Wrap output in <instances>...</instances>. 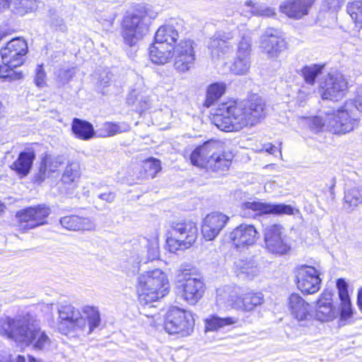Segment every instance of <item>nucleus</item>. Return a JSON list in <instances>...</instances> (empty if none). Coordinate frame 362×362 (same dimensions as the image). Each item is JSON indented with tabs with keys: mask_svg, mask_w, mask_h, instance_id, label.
<instances>
[{
	"mask_svg": "<svg viewBox=\"0 0 362 362\" xmlns=\"http://www.w3.org/2000/svg\"><path fill=\"white\" fill-rule=\"evenodd\" d=\"M0 335L20 346H32L35 350H43L50 344V339L41 329L40 321L30 313H23L14 317H1Z\"/></svg>",
	"mask_w": 362,
	"mask_h": 362,
	"instance_id": "obj_1",
	"label": "nucleus"
},
{
	"mask_svg": "<svg viewBox=\"0 0 362 362\" xmlns=\"http://www.w3.org/2000/svg\"><path fill=\"white\" fill-rule=\"evenodd\" d=\"M265 103L259 97L234 103L214 117L215 125L221 131L238 132L259 123L265 117Z\"/></svg>",
	"mask_w": 362,
	"mask_h": 362,
	"instance_id": "obj_2",
	"label": "nucleus"
},
{
	"mask_svg": "<svg viewBox=\"0 0 362 362\" xmlns=\"http://www.w3.org/2000/svg\"><path fill=\"white\" fill-rule=\"evenodd\" d=\"M353 111V102L347 100L337 110H329L320 115L305 117L304 120L315 132L327 130L334 134L344 135L359 126L360 119L354 115Z\"/></svg>",
	"mask_w": 362,
	"mask_h": 362,
	"instance_id": "obj_3",
	"label": "nucleus"
},
{
	"mask_svg": "<svg viewBox=\"0 0 362 362\" xmlns=\"http://www.w3.org/2000/svg\"><path fill=\"white\" fill-rule=\"evenodd\" d=\"M233 155L222 151L219 141L210 140L197 147L191 153L193 165L211 172H223L229 168Z\"/></svg>",
	"mask_w": 362,
	"mask_h": 362,
	"instance_id": "obj_4",
	"label": "nucleus"
},
{
	"mask_svg": "<svg viewBox=\"0 0 362 362\" xmlns=\"http://www.w3.org/2000/svg\"><path fill=\"white\" fill-rule=\"evenodd\" d=\"M169 288L167 275L160 269L140 274L137 278L136 291L139 300L147 305L165 296Z\"/></svg>",
	"mask_w": 362,
	"mask_h": 362,
	"instance_id": "obj_5",
	"label": "nucleus"
},
{
	"mask_svg": "<svg viewBox=\"0 0 362 362\" xmlns=\"http://www.w3.org/2000/svg\"><path fill=\"white\" fill-rule=\"evenodd\" d=\"M264 295L261 292L250 291L239 295L236 288L224 286L217 290L216 301L225 303L232 308L242 312H251L264 303Z\"/></svg>",
	"mask_w": 362,
	"mask_h": 362,
	"instance_id": "obj_6",
	"label": "nucleus"
},
{
	"mask_svg": "<svg viewBox=\"0 0 362 362\" xmlns=\"http://www.w3.org/2000/svg\"><path fill=\"white\" fill-rule=\"evenodd\" d=\"M155 14L146 9L137 10L123 21L122 37L124 42L129 46L134 45L147 33L151 20Z\"/></svg>",
	"mask_w": 362,
	"mask_h": 362,
	"instance_id": "obj_7",
	"label": "nucleus"
},
{
	"mask_svg": "<svg viewBox=\"0 0 362 362\" xmlns=\"http://www.w3.org/2000/svg\"><path fill=\"white\" fill-rule=\"evenodd\" d=\"M198 230L192 222L175 223L169 230L166 240L167 246L171 252L189 248L195 242Z\"/></svg>",
	"mask_w": 362,
	"mask_h": 362,
	"instance_id": "obj_8",
	"label": "nucleus"
},
{
	"mask_svg": "<svg viewBox=\"0 0 362 362\" xmlns=\"http://www.w3.org/2000/svg\"><path fill=\"white\" fill-rule=\"evenodd\" d=\"M263 236L264 247L268 252L284 255L290 252L291 245L282 225L274 223L266 226L263 231Z\"/></svg>",
	"mask_w": 362,
	"mask_h": 362,
	"instance_id": "obj_9",
	"label": "nucleus"
},
{
	"mask_svg": "<svg viewBox=\"0 0 362 362\" xmlns=\"http://www.w3.org/2000/svg\"><path fill=\"white\" fill-rule=\"evenodd\" d=\"M57 327L62 334L83 331L87 327L86 318L83 317L81 311L71 304L59 305L57 307Z\"/></svg>",
	"mask_w": 362,
	"mask_h": 362,
	"instance_id": "obj_10",
	"label": "nucleus"
},
{
	"mask_svg": "<svg viewBox=\"0 0 362 362\" xmlns=\"http://www.w3.org/2000/svg\"><path fill=\"white\" fill-rule=\"evenodd\" d=\"M194 324L191 313L175 307L167 313L164 328L170 334H180L182 337H186L193 332Z\"/></svg>",
	"mask_w": 362,
	"mask_h": 362,
	"instance_id": "obj_11",
	"label": "nucleus"
},
{
	"mask_svg": "<svg viewBox=\"0 0 362 362\" xmlns=\"http://www.w3.org/2000/svg\"><path fill=\"white\" fill-rule=\"evenodd\" d=\"M177 278V292L182 298L191 305L196 304L203 296L205 287L199 278L192 276L187 272H181Z\"/></svg>",
	"mask_w": 362,
	"mask_h": 362,
	"instance_id": "obj_12",
	"label": "nucleus"
},
{
	"mask_svg": "<svg viewBox=\"0 0 362 362\" xmlns=\"http://www.w3.org/2000/svg\"><path fill=\"white\" fill-rule=\"evenodd\" d=\"M294 209L291 205L284 204H269L262 202H247L241 206L240 214L245 218H254L257 215L275 214L291 215Z\"/></svg>",
	"mask_w": 362,
	"mask_h": 362,
	"instance_id": "obj_13",
	"label": "nucleus"
},
{
	"mask_svg": "<svg viewBox=\"0 0 362 362\" xmlns=\"http://www.w3.org/2000/svg\"><path fill=\"white\" fill-rule=\"evenodd\" d=\"M320 88L322 99L337 101L344 95L347 82L341 73H330L320 82Z\"/></svg>",
	"mask_w": 362,
	"mask_h": 362,
	"instance_id": "obj_14",
	"label": "nucleus"
},
{
	"mask_svg": "<svg viewBox=\"0 0 362 362\" xmlns=\"http://www.w3.org/2000/svg\"><path fill=\"white\" fill-rule=\"evenodd\" d=\"M50 214V209L45 205L29 207L17 213L19 228L26 230L46 223V218Z\"/></svg>",
	"mask_w": 362,
	"mask_h": 362,
	"instance_id": "obj_15",
	"label": "nucleus"
},
{
	"mask_svg": "<svg viewBox=\"0 0 362 362\" xmlns=\"http://www.w3.org/2000/svg\"><path fill=\"white\" fill-rule=\"evenodd\" d=\"M27 51L26 42L20 37L14 38L1 49L2 63H6L11 69L18 67L23 64Z\"/></svg>",
	"mask_w": 362,
	"mask_h": 362,
	"instance_id": "obj_16",
	"label": "nucleus"
},
{
	"mask_svg": "<svg viewBox=\"0 0 362 362\" xmlns=\"http://www.w3.org/2000/svg\"><path fill=\"white\" fill-rule=\"evenodd\" d=\"M296 277L298 288L304 293L313 294L320 288V273L313 267L301 265L296 269Z\"/></svg>",
	"mask_w": 362,
	"mask_h": 362,
	"instance_id": "obj_17",
	"label": "nucleus"
},
{
	"mask_svg": "<svg viewBox=\"0 0 362 362\" xmlns=\"http://www.w3.org/2000/svg\"><path fill=\"white\" fill-rule=\"evenodd\" d=\"M175 69L180 72H186L194 64L195 54L192 40H181L173 47Z\"/></svg>",
	"mask_w": 362,
	"mask_h": 362,
	"instance_id": "obj_18",
	"label": "nucleus"
},
{
	"mask_svg": "<svg viewBox=\"0 0 362 362\" xmlns=\"http://www.w3.org/2000/svg\"><path fill=\"white\" fill-rule=\"evenodd\" d=\"M251 37L250 32L246 30L242 34L238 42L235 59L231 66V71L238 75L246 74L250 67Z\"/></svg>",
	"mask_w": 362,
	"mask_h": 362,
	"instance_id": "obj_19",
	"label": "nucleus"
},
{
	"mask_svg": "<svg viewBox=\"0 0 362 362\" xmlns=\"http://www.w3.org/2000/svg\"><path fill=\"white\" fill-rule=\"evenodd\" d=\"M260 47L268 58L275 59L286 49V42L277 30L269 28L262 36Z\"/></svg>",
	"mask_w": 362,
	"mask_h": 362,
	"instance_id": "obj_20",
	"label": "nucleus"
},
{
	"mask_svg": "<svg viewBox=\"0 0 362 362\" xmlns=\"http://www.w3.org/2000/svg\"><path fill=\"white\" fill-rule=\"evenodd\" d=\"M234 37V31H219L209 40L208 48L213 59H219L232 50L228 41Z\"/></svg>",
	"mask_w": 362,
	"mask_h": 362,
	"instance_id": "obj_21",
	"label": "nucleus"
},
{
	"mask_svg": "<svg viewBox=\"0 0 362 362\" xmlns=\"http://www.w3.org/2000/svg\"><path fill=\"white\" fill-rule=\"evenodd\" d=\"M229 218L221 213L213 212L203 221L202 233L206 240H214L224 228Z\"/></svg>",
	"mask_w": 362,
	"mask_h": 362,
	"instance_id": "obj_22",
	"label": "nucleus"
},
{
	"mask_svg": "<svg viewBox=\"0 0 362 362\" xmlns=\"http://www.w3.org/2000/svg\"><path fill=\"white\" fill-rule=\"evenodd\" d=\"M257 231L252 225L241 224L230 234V238L237 248L254 245L257 239Z\"/></svg>",
	"mask_w": 362,
	"mask_h": 362,
	"instance_id": "obj_23",
	"label": "nucleus"
},
{
	"mask_svg": "<svg viewBox=\"0 0 362 362\" xmlns=\"http://www.w3.org/2000/svg\"><path fill=\"white\" fill-rule=\"evenodd\" d=\"M339 316L338 310L332 304V298L330 293H322L315 307V317L320 322H329Z\"/></svg>",
	"mask_w": 362,
	"mask_h": 362,
	"instance_id": "obj_24",
	"label": "nucleus"
},
{
	"mask_svg": "<svg viewBox=\"0 0 362 362\" xmlns=\"http://www.w3.org/2000/svg\"><path fill=\"white\" fill-rule=\"evenodd\" d=\"M287 305L291 315L298 322L307 321L311 318L310 305L299 294H291Z\"/></svg>",
	"mask_w": 362,
	"mask_h": 362,
	"instance_id": "obj_25",
	"label": "nucleus"
},
{
	"mask_svg": "<svg viewBox=\"0 0 362 362\" xmlns=\"http://www.w3.org/2000/svg\"><path fill=\"white\" fill-rule=\"evenodd\" d=\"M81 175V171L78 163L72 161L67 163L61 177V182L67 194H74V190L78 187Z\"/></svg>",
	"mask_w": 362,
	"mask_h": 362,
	"instance_id": "obj_26",
	"label": "nucleus"
},
{
	"mask_svg": "<svg viewBox=\"0 0 362 362\" xmlns=\"http://www.w3.org/2000/svg\"><path fill=\"white\" fill-rule=\"evenodd\" d=\"M315 0H293L281 5L280 9L289 18H300L308 13Z\"/></svg>",
	"mask_w": 362,
	"mask_h": 362,
	"instance_id": "obj_27",
	"label": "nucleus"
},
{
	"mask_svg": "<svg viewBox=\"0 0 362 362\" xmlns=\"http://www.w3.org/2000/svg\"><path fill=\"white\" fill-rule=\"evenodd\" d=\"M64 159L62 156H52L46 155L40 163L39 173L35 177L36 182L40 183L52 173H54L64 163Z\"/></svg>",
	"mask_w": 362,
	"mask_h": 362,
	"instance_id": "obj_28",
	"label": "nucleus"
},
{
	"mask_svg": "<svg viewBox=\"0 0 362 362\" xmlns=\"http://www.w3.org/2000/svg\"><path fill=\"white\" fill-rule=\"evenodd\" d=\"M149 57L153 64L163 65L168 63L173 57V47L155 41L149 48Z\"/></svg>",
	"mask_w": 362,
	"mask_h": 362,
	"instance_id": "obj_29",
	"label": "nucleus"
},
{
	"mask_svg": "<svg viewBox=\"0 0 362 362\" xmlns=\"http://www.w3.org/2000/svg\"><path fill=\"white\" fill-rule=\"evenodd\" d=\"M337 287L341 300L340 320H346L351 317L353 315L352 306L348 293V284L344 279H339L337 281Z\"/></svg>",
	"mask_w": 362,
	"mask_h": 362,
	"instance_id": "obj_30",
	"label": "nucleus"
},
{
	"mask_svg": "<svg viewBox=\"0 0 362 362\" xmlns=\"http://www.w3.org/2000/svg\"><path fill=\"white\" fill-rule=\"evenodd\" d=\"M35 153L33 150L21 152L18 158L11 164V168L21 177L26 176L30 171Z\"/></svg>",
	"mask_w": 362,
	"mask_h": 362,
	"instance_id": "obj_31",
	"label": "nucleus"
},
{
	"mask_svg": "<svg viewBox=\"0 0 362 362\" xmlns=\"http://www.w3.org/2000/svg\"><path fill=\"white\" fill-rule=\"evenodd\" d=\"M362 206V187H353L344 192L343 207L348 213Z\"/></svg>",
	"mask_w": 362,
	"mask_h": 362,
	"instance_id": "obj_32",
	"label": "nucleus"
},
{
	"mask_svg": "<svg viewBox=\"0 0 362 362\" xmlns=\"http://www.w3.org/2000/svg\"><path fill=\"white\" fill-rule=\"evenodd\" d=\"M71 129L74 134L78 139L88 140L95 135L93 125L84 120L75 118L72 122Z\"/></svg>",
	"mask_w": 362,
	"mask_h": 362,
	"instance_id": "obj_33",
	"label": "nucleus"
},
{
	"mask_svg": "<svg viewBox=\"0 0 362 362\" xmlns=\"http://www.w3.org/2000/svg\"><path fill=\"white\" fill-rule=\"evenodd\" d=\"M238 322L239 318L237 317H219L217 315H211L205 320V328L206 331H217Z\"/></svg>",
	"mask_w": 362,
	"mask_h": 362,
	"instance_id": "obj_34",
	"label": "nucleus"
},
{
	"mask_svg": "<svg viewBox=\"0 0 362 362\" xmlns=\"http://www.w3.org/2000/svg\"><path fill=\"white\" fill-rule=\"evenodd\" d=\"M178 37V32L173 26L165 25L158 29L155 35V41L173 47Z\"/></svg>",
	"mask_w": 362,
	"mask_h": 362,
	"instance_id": "obj_35",
	"label": "nucleus"
},
{
	"mask_svg": "<svg viewBox=\"0 0 362 362\" xmlns=\"http://www.w3.org/2000/svg\"><path fill=\"white\" fill-rule=\"evenodd\" d=\"M226 86L224 83L216 82L208 86L205 105L207 107L213 105L226 92Z\"/></svg>",
	"mask_w": 362,
	"mask_h": 362,
	"instance_id": "obj_36",
	"label": "nucleus"
},
{
	"mask_svg": "<svg viewBox=\"0 0 362 362\" xmlns=\"http://www.w3.org/2000/svg\"><path fill=\"white\" fill-rule=\"evenodd\" d=\"M82 313L87 319L89 333L98 327L101 323L100 311L98 307L85 305L82 308Z\"/></svg>",
	"mask_w": 362,
	"mask_h": 362,
	"instance_id": "obj_37",
	"label": "nucleus"
},
{
	"mask_svg": "<svg viewBox=\"0 0 362 362\" xmlns=\"http://www.w3.org/2000/svg\"><path fill=\"white\" fill-rule=\"evenodd\" d=\"M129 129V126L126 123L117 124L107 122L98 130V136L100 137L112 136L117 134L127 132Z\"/></svg>",
	"mask_w": 362,
	"mask_h": 362,
	"instance_id": "obj_38",
	"label": "nucleus"
},
{
	"mask_svg": "<svg viewBox=\"0 0 362 362\" xmlns=\"http://www.w3.org/2000/svg\"><path fill=\"white\" fill-rule=\"evenodd\" d=\"M324 64H310L304 66L302 70V75L305 82L309 86H314L316 78L322 74Z\"/></svg>",
	"mask_w": 362,
	"mask_h": 362,
	"instance_id": "obj_39",
	"label": "nucleus"
},
{
	"mask_svg": "<svg viewBox=\"0 0 362 362\" xmlns=\"http://www.w3.org/2000/svg\"><path fill=\"white\" fill-rule=\"evenodd\" d=\"M346 10L355 23H362V0H355L349 3Z\"/></svg>",
	"mask_w": 362,
	"mask_h": 362,
	"instance_id": "obj_40",
	"label": "nucleus"
},
{
	"mask_svg": "<svg viewBox=\"0 0 362 362\" xmlns=\"http://www.w3.org/2000/svg\"><path fill=\"white\" fill-rule=\"evenodd\" d=\"M143 168L147 178H153L161 170L160 162L153 158H148L144 162Z\"/></svg>",
	"mask_w": 362,
	"mask_h": 362,
	"instance_id": "obj_41",
	"label": "nucleus"
},
{
	"mask_svg": "<svg viewBox=\"0 0 362 362\" xmlns=\"http://www.w3.org/2000/svg\"><path fill=\"white\" fill-rule=\"evenodd\" d=\"M245 5L251 6V12L255 15L269 17L275 14L274 11L272 8L256 5L252 1H247Z\"/></svg>",
	"mask_w": 362,
	"mask_h": 362,
	"instance_id": "obj_42",
	"label": "nucleus"
},
{
	"mask_svg": "<svg viewBox=\"0 0 362 362\" xmlns=\"http://www.w3.org/2000/svg\"><path fill=\"white\" fill-rule=\"evenodd\" d=\"M75 69L73 66H64L56 71V75L63 83L70 81L75 75Z\"/></svg>",
	"mask_w": 362,
	"mask_h": 362,
	"instance_id": "obj_43",
	"label": "nucleus"
},
{
	"mask_svg": "<svg viewBox=\"0 0 362 362\" xmlns=\"http://www.w3.org/2000/svg\"><path fill=\"white\" fill-rule=\"evenodd\" d=\"M78 221L79 216L74 215L64 216L59 221L60 224L69 230H78Z\"/></svg>",
	"mask_w": 362,
	"mask_h": 362,
	"instance_id": "obj_44",
	"label": "nucleus"
},
{
	"mask_svg": "<svg viewBox=\"0 0 362 362\" xmlns=\"http://www.w3.org/2000/svg\"><path fill=\"white\" fill-rule=\"evenodd\" d=\"M23 77L21 72H16L8 66L6 63L0 64V78H9L11 80H18Z\"/></svg>",
	"mask_w": 362,
	"mask_h": 362,
	"instance_id": "obj_45",
	"label": "nucleus"
},
{
	"mask_svg": "<svg viewBox=\"0 0 362 362\" xmlns=\"http://www.w3.org/2000/svg\"><path fill=\"white\" fill-rule=\"evenodd\" d=\"M37 7L36 0H20L18 12L21 15L33 11Z\"/></svg>",
	"mask_w": 362,
	"mask_h": 362,
	"instance_id": "obj_46",
	"label": "nucleus"
},
{
	"mask_svg": "<svg viewBox=\"0 0 362 362\" xmlns=\"http://www.w3.org/2000/svg\"><path fill=\"white\" fill-rule=\"evenodd\" d=\"M46 72L42 64L37 65L35 69V83L38 88H43L46 86Z\"/></svg>",
	"mask_w": 362,
	"mask_h": 362,
	"instance_id": "obj_47",
	"label": "nucleus"
},
{
	"mask_svg": "<svg viewBox=\"0 0 362 362\" xmlns=\"http://www.w3.org/2000/svg\"><path fill=\"white\" fill-rule=\"evenodd\" d=\"M159 257V245L156 239L148 242L147 250V258L149 261L158 259Z\"/></svg>",
	"mask_w": 362,
	"mask_h": 362,
	"instance_id": "obj_48",
	"label": "nucleus"
},
{
	"mask_svg": "<svg viewBox=\"0 0 362 362\" xmlns=\"http://www.w3.org/2000/svg\"><path fill=\"white\" fill-rule=\"evenodd\" d=\"M313 93V88L308 87L306 86H302L297 93V101L299 103L300 105H301V103L307 100Z\"/></svg>",
	"mask_w": 362,
	"mask_h": 362,
	"instance_id": "obj_49",
	"label": "nucleus"
},
{
	"mask_svg": "<svg viewBox=\"0 0 362 362\" xmlns=\"http://www.w3.org/2000/svg\"><path fill=\"white\" fill-rule=\"evenodd\" d=\"M95 228V223L89 218L79 217L78 230H91Z\"/></svg>",
	"mask_w": 362,
	"mask_h": 362,
	"instance_id": "obj_50",
	"label": "nucleus"
},
{
	"mask_svg": "<svg viewBox=\"0 0 362 362\" xmlns=\"http://www.w3.org/2000/svg\"><path fill=\"white\" fill-rule=\"evenodd\" d=\"M241 273L246 274L249 276H254L257 273V267L254 263H245L243 261L239 264Z\"/></svg>",
	"mask_w": 362,
	"mask_h": 362,
	"instance_id": "obj_51",
	"label": "nucleus"
},
{
	"mask_svg": "<svg viewBox=\"0 0 362 362\" xmlns=\"http://www.w3.org/2000/svg\"><path fill=\"white\" fill-rule=\"evenodd\" d=\"M343 4L342 0H324L322 8L325 10L336 11Z\"/></svg>",
	"mask_w": 362,
	"mask_h": 362,
	"instance_id": "obj_52",
	"label": "nucleus"
},
{
	"mask_svg": "<svg viewBox=\"0 0 362 362\" xmlns=\"http://www.w3.org/2000/svg\"><path fill=\"white\" fill-rule=\"evenodd\" d=\"M50 24L57 30L64 32L66 30L64 20L58 16L54 15L51 17Z\"/></svg>",
	"mask_w": 362,
	"mask_h": 362,
	"instance_id": "obj_53",
	"label": "nucleus"
},
{
	"mask_svg": "<svg viewBox=\"0 0 362 362\" xmlns=\"http://www.w3.org/2000/svg\"><path fill=\"white\" fill-rule=\"evenodd\" d=\"M112 78V74L107 70H103L100 74L98 81L101 86H106Z\"/></svg>",
	"mask_w": 362,
	"mask_h": 362,
	"instance_id": "obj_54",
	"label": "nucleus"
},
{
	"mask_svg": "<svg viewBox=\"0 0 362 362\" xmlns=\"http://www.w3.org/2000/svg\"><path fill=\"white\" fill-rule=\"evenodd\" d=\"M263 151L272 155H274L276 153H279V156L281 157L282 156L281 148H278L276 146H275L271 143L265 144L263 146V148L259 150V151Z\"/></svg>",
	"mask_w": 362,
	"mask_h": 362,
	"instance_id": "obj_55",
	"label": "nucleus"
},
{
	"mask_svg": "<svg viewBox=\"0 0 362 362\" xmlns=\"http://www.w3.org/2000/svg\"><path fill=\"white\" fill-rule=\"evenodd\" d=\"M98 197L100 199L104 200L107 203H112L114 202V200L115 199V194L112 192H104V193L100 194L98 195Z\"/></svg>",
	"mask_w": 362,
	"mask_h": 362,
	"instance_id": "obj_56",
	"label": "nucleus"
},
{
	"mask_svg": "<svg viewBox=\"0 0 362 362\" xmlns=\"http://www.w3.org/2000/svg\"><path fill=\"white\" fill-rule=\"evenodd\" d=\"M354 103V109L362 112V94L356 96L354 100H350Z\"/></svg>",
	"mask_w": 362,
	"mask_h": 362,
	"instance_id": "obj_57",
	"label": "nucleus"
},
{
	"mask_svg": "<svg viewBox=\"0 0 362 362\" xmlns=\"http://www.w3.org/2000/svg\"><path fill=\"white\" fill-rule=\"evenodd\" d=\"M127 100L128 103L134 104L139 100L138 93L135 90L131 91Z\"/></svg>",
	"mask_w": 362,
	"mask_h": 362,
	"instance_id": "obj_58",
	"label": "nucleus"
},
{
	"mask_svg": "<svg viewBox=\"0 0 362 362\" xmlns=\"http://www.w3.org/2000/svg\"><path fill=\"white\" fill-rule=\"evenodd\" d=\"M357 305L359 310L362 312V288L358 292Z\"/></svg>",
	"mask_w": 362,
	"mask_h": 362,
	"instance_id": "obj_59",
	"label": "nucleus"
},
{
	"mask_svg": "<svg viewBox=\"0 0 362 362\" xmlns=\"http://www.w3.org/2000/svg\"><path fill=\"white\" fill-rule=\"evenodd\" d=\"M10 0H0V10L8 7Z\"/></svg>",
	"mask_w": 362,
	"mask_h": 362,
	"instance_id": "obj_60",
	"label": "nucleus"
},
{
	"mask_svg": "<svg viewBox=\"0 0 362 362\" xmlns=\"http://www.w3.org/2000/svg\"><path fill=\"white\" fill-rule=\"evenodd\" d=\"M113 18H110V20H105V22L103 23L104 25L108 28L109 27H110L112 25V23H113Z\"/></svg>",
	"mask_w": 362,
	"mask_h": 362,
	"instance_id": "obj_61",
	"label": "nucleus"
},
{
	"mask_svg": "<svg viewBox=\"0 0 362 362\" xmlns=\"http://www.w3.org/2000/svg\"><path fill=\"white\" fill-rule=\"evenodd\" d=\"M0 362H11V356H6L1 357L0 356Z\"/></svg>",
	"mask_w": 362,
	"mask_h": 362,
	"instance_id": "obj_62",
	"label": "nucleus"
},
{
	"mask_svg": "<svg viewBox=\"0 0 362 362\" xmlns=\"http://www.w3.org/2000/svg\"><path fill=\"white\" fill-rule=\"evenodd\" d=\"M14 362H25V358L24 356H18L17 358L15 359Z\"/></svg>",
	"mask_w": 362,
	"mask_h": 362,
	"instance_id": "obj_63",
	"label": "nucleus"
},
{
	"mask_svg": "<svg viewBox=\"0 0 362 362\" xmlns=\"http://www.w3.org/2000/svg\"><path fill=\"white\" fill-rule=\"evenodd\" d=\"M6 206L5 204L0 201V213L3 212L5 209Z\"/></svg>",
	"mask_w": 362,
	"mask_h": 362,
	"instance_id": "obj_64",
	"label": "nucleus"
}]
</instances>
